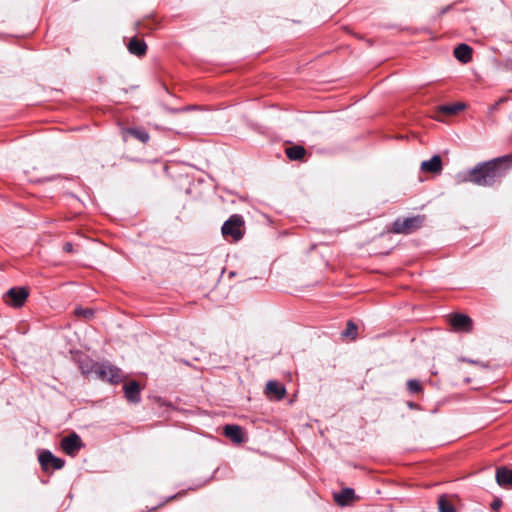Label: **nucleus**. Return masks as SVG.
<instances>
[{"label":"nucleus","mask_w":512,"mask_h":512,"mask_svg":"<svg viewBox=\"0 0 512 512\" xmlns=\"http://www.w3.org/2000/svg\"><path fill=\"white\" fill-rule=\"evenodd\" d=\"M62 450L69 456H75L83 447L80 436L72 432L66 437H63L60 443Z\"/></svg>","instance_id":"7"},{"label":"nucleus","mask_w":512,"mask_h":512,"mask_svg":"<svg viewBox=\"0 0 512 512\" xmlns=\"http://www.w3.org/2000/svg\"><path fill=\"white\" fill-rule=\"evenodd\" d=\"M496 481L502 487L512 486V470L506 467L498 468Z\"/></svg>","instance_id":"17"},{"label":"nucleus","mask_w":512,"mask_h":512,"mask_svg":"<svg viewBox=\"0 0 512 512\" xmlns=\"http://www.w3.org/2000/svg\"><path fill=\"white\" fill-rule=\"evenodd\" d=\"M128 136H131L142 143H147L150 139L149 133L144 128L139 127H128L123 129V138L125 141Z\"/></svg>","instance_id":"11"},{"label":"nucleus","mask_w":512,"mask_h":512,"mask_svg":"<svg viewBox=\"0 0 512 512\" xmlns=\"http://www.w3.org/2000/svg\"><path fill=\"white\" fill-rule=\"evenodd\" d=\"M352 335V319H349L347 320L346 322V328L345 330L341 333V336L342 337H348Z\"/></svg>","instance_id":"23"},{"label":"nucleus","mask_w":512,"mask_h":512,"mask_svg":"<svg viewBox=\"0 0 512 512\" xmlns=\"http://www.w3.org/2000/svg\"><path fill=\"white\" fill-rule=\"evenodd\" d=\"M63 250L67 253H71L73 252V244L70 243V242H66L64 245H63Z\"/></svg>","instance_id":"26"},{"label":"nucleus","mask_w":512,"mask_h":512,"mask_svg":"<svg viewBox=\"0 0 512 512\" xmlns=\"http://www.w3.org/2000/svg\"><path fill=\"white\" fill-rule=\"evenodd\" d=\"M333 499L341 507L349 505L352 502V488L346 487L341 492H334Z\"/></svg>","instance_id":"16"},{"label":"nucleus","mask_w":512,"mask_h":512,"mask_svg":"<svg viewBox=\"0 0 512 512\" xmlns=\"http://www.w3.org/2000/svg\"><path fill=\"white\" fill-rule=\"evenodd\" d=\"M224 237H232L234 241H239L244 236V219L239 214L231 215L221 228Z\"/></svg>","instance_id":"3"},{"label":"nucleus","mask_w":512,"mask_h":512,"mask_svg":"<svg viewBox=\"0 0 512 512\" xmlns=\"http://www.w3.org/2000/svg\"><path fill=\"white\" fill-rule=\"evenodd\" d=\"M266 395L271 400H282L286 395V388L283 384L278 381L270 380L266 384Z\"/></svg>","instance_id":"9"},{"label":"nucleus","mask_w":512,"mask_h":512,"mask_svg":"<svg viewBox=\"0 0 512 512\" xmlns=\"http://www.w3.org/2000/svg\"><path fill=\"white\" fill-rule=\"evenodd\" d=\"M464 108L465 104L458 102L454 104L442 105L439 107V111L443 114L455 115L458 112L462 111Z\"/></svg>","instance_id":"19"},{"label":"nucleus","mask_w":512,"mask_h":512,"mask_svg":"<svg viewBox=\"0 0 512 512\" xmlns=\"http://www.w3.org/2000/svg\"><path fill=\"white\" fill-rule=\"evenodd\" d=\"M164 505V503H161L155 507H152L150 509H147L146 511H143V512H156L160 507H162Z\"/></svg>","instance_id":"28"},{"label":"nucleus","mask_w":512,"mask_h":512,"mask_svg":"<svg viewBox=\"0 0 512 512\" xmlns=\"http://www.w3.org/2000/svg\"><path fill=\"white\" fill-rule=\"evenodd\" d=\"M407 388L411 393H419L420 391H422L421 383L415 379L407 381Z\"/></svg>","instance_id":"22"},{"label":"nucleus","mask_w":512,"mask_h":512,"mask_svg":"<svg viewBox=\"0 0 512 512\" xmlns=\"http://www.w3.org/2000/svg\"><path fill=\"white\" fill-rule=\"evenodd\" d=\"M472 52L473 50L469 45L461 43L455 47L454 56L458 61L466 64L471 61Z\"/></svg>","instance_id":"13"},{"label":"nucleus","mask_w":512,"mask_h":512,"mask_svg":"<svg viewBox=\"0 0 512 512\" xmlns=\"http://www.w3.org/2000/svg\"><path fill=\"white\" fill-rule=\"evenodd\" d=\"M136 25H137V27H145V28H149V29L152 28L151 26L147 25L144 20L138 21L136 23Z\"/></svg>","instance_id":"27"},{"label":"nucleus","mask_w":512,"mask_h":512,"mask_svg":"<svg viewBox=\"0 0 512 512\" xmlns=\"http://www.w3.org/2000/svg\"><path fill=\"white\" fill-rule=\"evenodd\" d=\"M306 153V149L301 145H293L285 149V154L291 161H302Z\"/></svg>","instance_id":"18"},{"label":"nucleus","mask_w":512,"mask_h":512,"mask_svg":"<svg viewBox=\"0 0 512 512\" xmlns=\"http://www.w3.org/2000/svg\"><path fill=\"white\" fill-rule=\"evenodd\" d=\"M425 215L397 218L393 222L392 232L396 234H411L420 229L425 223Z\"/></svg>","instance_id":"2"},{"label":"nucleus","mask_w":512,"mask_h":512,"mask_svg":"<svg viewBox=\"0 0 512 512\" xmlns=\"http://www.w3.org/2000/svg\"><path fill=\"white\" fill-rule=\"evenodd\" d=\"M29 296V291L25 287H13L9 289L5 296V302L15 308L22 307Z\"/></svg>","instance_id":"6"},{"label":"nucleus","mask_w":512,"mask_h":512,"mask_svg":"<svg viewBox=\"0 0 512 512\" xmlns=\"http://www.w3.org/2000/svg\"><path fill=\"white\" fill-rule=\"evenodd\" d=\"M38 460L43 471L59 470L64 467L65 461L56 457L49 450H42L38 455Z\"/></svg>","instance_id":"5"},{"label":"nucleus","mask_w":512,"mask_h":512,"mask_svg":"<svg viewBox=\"0 0 512 512\" xmlns=\"http://www.w3.org/2000/svg\"><path fill=\"white\" fill-rule=\"evenodd\" d=\"M353 329H354V338L356 337V334H357V325L354 323V326H353Z\"/></svg>","instance_id":"30"},{"label":"nucleus","mask_w":512,"mask_h":512,"mask_svg":"<svg viewBox=\"0 0 512 512\" xmlns=\"http://www.w3.org/2000/svg\"><path fill=\"white\" fill-rule=\"evenodd\" d=\"M224 435L234 443L239 444L243 442V432L238 425H226L224 427Z\"/></svg>","instance_id":"15"},{"label":"nucleus","mask_w":512,"mask_h":512,"mask_svg":"<svg viewBox=\"0 0 512 512\" xmlns=\"http://www.w3.org/2000/svg\"><path fill=\"white\" fill-rule=\"evenodd\" d=\"M408 406H409L410 408H413V409H414V408H416V407H417V404H415V403H413V402H409V403H408Z\"/></svg>","instance_id":"29"},{"label":"nucleus","mask_w":512,"mask_h":512,"mask_svg":"<svg viewBox=\"0 0 512 512\" xmlns=\"http://www.w3.org/2000/svg\"><path fill=\"white\" fill-rule=\"evenodd\" d=\"M450 324L455 331L470 332L473 327L472 319L465 314H454L450 318Z\"/></svg>","instance_id":"8"},{"label":"nucleus","mask_w":512,"mask_h":512,"mask_svg":"<svg viewBox=\"0 0 512 512\" xmlns=\"http://www.w3.org/2000/svg\"><path fill=\"white\" fill-rule=\"evenodd\" d=\"M439 512H456L454 506L449 502L445 495L438 498Z\"/></svg>","instance_id":"20"},{"label":"nucleus","mask_w":512,"mask_h":512,"mask_svg":"<svg viewBox=\"0 0 512 512\" xmlns=\"http://www.w3.org/2000/svg\"><path fill=\"white\" fill-rule=\"evenodd\" d=\"M505 101H506V98H504V97L500 98L497 102H495V103H494V104L489 108L490 113L495 112V111L498 109L499 105H500L501 103L505 102Z\"/></svg>","instance_id":"24"},{"label":"nucleus","mask_w":512,"mask_h":512,"mask_svg":"<svg viewBox=\"0 0 512 512\" xmlns=\"http://www.w3.org/2000/svg\"><path fill=\"white\" fill-rule=\"evenodd\" d=\"M128 51L138 57H142L147 52V44L144 40L133 37L128 43Z\"/></svg>","instance_id":"14"},{"label":"nucleus","mask_w":512,"mask_h":512,"mask_svg":"<svg viewBox=\"0 0 512 512\" xmlns=\"http://www.w3.org/2000/svg\"><path fill=\"white\" fill-rule=\"evenodd\" d=\"M92 372H94L99 379L112 384L119 383L122 378L121 370L108 362L95 363L92 367Z\"/></svg>","instance_id":"4"},{"label":"nucleus","mask_w":512,"mask_h":512,"mask_svg":"<svg viewBox=\"0 0 512 512\" xmlns=\"http://www.w3.org/2000/svg\"><path fill=\"white\" fill-rule=\"evenodd\" d=\"M442 159L439 155H434L431 159L421 163V170L427 173L438 174L442 171Z\"/></svg>","instance_id":"12"},{"label":"nucleus","mask_w":512,"mask_h":512,"mask_svg":"<svg viewBox=\"0 0 512 512\" xmlns=\"http://www.w3.org/2000/svg\"><path fill=\"white\" fill-rule=\"evenodd\" d=\"M75 314L79 317H83L86 320H89L93 317L94 311L89 308H77L75 309Z\"/></svg>","instance_id":"21"},{"label":"nucleus","mask_w":512,"mask_h":512,"mask_svg":"<svg viewBox=\"0 0 512 512\" xmlns=\"http://www.w3.org/2000/svg\"><path fill=\"white\" fill-rule=\"evenodd\" d=\"M124 393L127 401L131 403H138L141 400L140 397V385L137 381H130L124 385Z\"/></svg>","instance_id":"10"},{"label":"nucleus","mask_w":512,"mask_h":512,"mask_svg":"<svg viewBox=\"0 0 512 512\" xmlns=\"http://www.w3.org/2000/svg\"><path fill=\"white\" fill-rule=\"evenodd\" d=\"M501 505H502L501 500L496 499V500H494V501L491 503V509H492L493 511H497L498 509H500Z\"/></svg>","instance_id":"25"},{"label":"nucleus","mask_w":512,"mask_h":512,"mask_svg":"<svg viewBox=\"0 0 512 512\" xmlns=\"http://www.w3.org/2000/svg\"><path fill=\"white\" fill-rule=\"evenodd\" d=\"M512 169V155L478 163L474 168L456 176L457 183L470 182L477 186H493Z\"/></svg>","instance_id":"1"}]
</instances>
